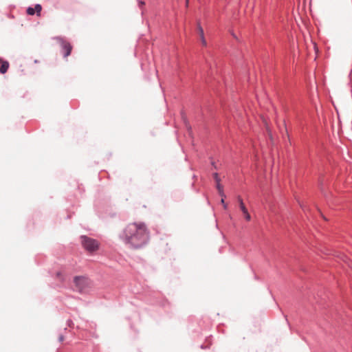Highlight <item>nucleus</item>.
Segmentation results:
<instances>
[{
	"mask_svg": "<svg viewBox=\"0 0 352 352\" xmlns=\"http://www.w3.org/2000/svg\"><path fill=\"white\" fill-rule=\"evenodd\" d=\"M119 237L129 248L139 249L148 242L149 231L144 223H132L124 228Z\"/></svg>",
	"mask_w": 352,
	"mask_h": 352,
	"instance_id": "f257e3e1",
	"label": "nucleus"
},
{
	"mask_svg": "<svg viewBox=\"0 0 352 352\" xmlns=\"http://www.w3.org/2000/svg\"><path fill=\"white\" fill-rule=\"evenodd\" d=\"M80 239L82 245L86 250L94 252L98 248V243L96 240L85 235L81 236Z\"/></svg>",
	"mask_w": 352,
	"mask_h": 352,
	"instance_id": "f03ea898",
	"label": "nucleus"
},
{
	"mask_svg": "<svg viewBox=\"0 0 352 352\" xmlns=\"http://www.w3.org/2000/svg\"><path fill=\"white\" fill-rule=\"evenodd\" d=\"M56 39L59 42L60 45L61 46L62 52H63L64 58H66L69 55H70L72 50V46L71 45V44L69 42L65 41L60 36L56 37Z\"/></svg>",
	"mask_w": 352,
	"mask_h": 352,
	"instance_id": "7ed1b4c3",
	"label": "nucleus"
},
{
	"mask_svg": "<svg viewBox=\"0 0 352 352\" xmlns=\"http://www.w3.org/2000/svg\"><path fill=\"white\" fill-rule=\"evenodd\" d=\"M74 283L76 289L81 292L89 285V280L85 276H75Z\"/></svg>",
	"mask_w": 352,
	"mask_h": 352,
	"instance_id": "20e7f679",
	"label": "nucleus"
},
{
	"mask_svg": "<svg viewBox=\"0 0 352 352\" xmlns=\"http://www.w3.org/2000/svg\"><path fill=\"white\" fill-rule=\"evenodd\" d=\"M237 201L239 204V208H240L241 210L242 211L243 214H244L245 219L247 221H250L251 219L250 214H249L248 209L246 208L241 196L237 197Z\"/></svg>",
	"mask_w": 352,
	"mask_h": 352,
	"instance_id": "39448f33",
	"label": "nucleus"
},
{
	"mask_svg": "<svg viewBox=\"0 0 352 352\" xmlns=\"http://www.w3.org/2000/svg\"><path fill=\"white\" fill-rule=\"evenodd\" d=\"M265 126V129L267 131V133L270 137V139H272V131L270 130V128L269 126V124H268V122H267V118H265V116L264 115H261L260 116Z\"/></svg>",
	"mask_w": 352,
	"mask_h": 352,
	"instance_id": "423d86ee",
	"label": "nucleus"
},
{
	"mask_svg": "<svg viewBox=\"0 0 352 352\" xmlns=\"http://www.w3.org/2000/svg\"><path fill=\"white\" fill-rule=\"evenodd\" d=\"M9 67V63L7 60L0 59V73L5 74Z\"/></svg>",
	"mask_w": 352,
	"mask_h": 352,
	"instance_id": "0eeeda50",
	"label": "nucleus"
},
{
	"mask_svg": "<svg viewBox=\"0 0 352 352\" xmlns=\"http://www.w3.org/2000/svg\"><path fill=\"white\" fill-rule=\"evenodd\" d=\"M199 32H200V36H201V38L202 44L204 45H206V39L204 38V30H203V29H202V28L201 26H199Z\"/></svg>",
	"mask_w": 352,
	"mask_h": 352,
	"instance_id": "6e6552de",
	"label": "nucleus"
},
{
	"mask_svg": "<svg viewBox=\"0 0 352 352\" xmlns=\"http://www.w3.org/2000/svg\"><path fill=\"white\" fill-rule=\"evenodd\" d=\"M34 10H35V12L36 13L37 15H40V13L41 12V10H42V7L40 4L37 3L35 5V7L34 8Z\"/></svg>",
	"mask_w": 352,
	"mask_h": 352,
	"instance_id": "1a4fd4ad",
	"label": "nucleus"
},
{
	"mask_svg": "<svg viewBox=\"0 0 352 352\" xmlns=\"http://www.w3.org/2000/svg\"><path fill=\"white\" fill-rule=\"evenodd\" d=\"M27 13L29 15H34L35 14L36 12L34 8L28 7L27 9Z\"/></svg>",
	"mask_w": 352,
	"mask_h": 352,
	"instance_id": "9d476101",
	"label": "nucleus"
},
{
	"mask_svg": "<svg viewBox=\"0 0 352 352\" xmlns=\"http://www.w3.org/2000/svg\"><path fill=\"white\" fill-rule=\"evenodd\" d=\"M213 178L215 180L216 183H219L221 181L217 173H213Z\"/></svg>",
	"mask_w": 352,
	"mask_h": 352,
	"instance_id": "9b49d317",
	"label": "nucleus"
},
{
	"mask_svg": "<svg viewBox=\"0 0 352 352\" xmlns=\"http://www.w3.org/2000/svg\"><path fill=\"white\" fill-rule=\"evenodd\" d=\"M56 276L61 281H65V278L63 277L61 272H57Z\"/></svg>",
	"mask_w": 352,
	"mask_h": 352,
	"instance_id": "f8f14e48",
	"label": "nucleus"
},
{
	"mask_svg": "<svg viewBox=\"0 0 352 352\" xmlns=\"http://www.w3.org/2000/svg\"><path fill=\"white\" fill-rule=\"evenodd\" d=\"M221 202L223 204L224 209H227L228 205H227V204L225 203L223 198L221 199Z\"/></svg>",
	"mask_w": 352,
	"mask_h": 352,
	"instance_id": "ddd939ff",
	"label": "nucleus"
},
{
	"mask_svg": "<svg viewBox=\"0 0 352 352\" xmlns=\"http://www.w3.org/2000/svg\"><path fill=\"white\" fill-rule=\"evenodd\" d=\"M216 187L218 190H223V186L221 185L220 182L217 183Z\"/></svg>",
	"mask_w": 352,
	"mask_h": 352,
	"instance_id": "4468645a",
	"label": "nucleus"
},
{
	"mask_svg": "<svg viewBox=\"0 0 352 352\" xmlns=\"http://www.w3.org/2000/svg\"><path fill=\"white\" fill-rule=\"evenodd\" d=\"M218 191H219V193L220 196H221L222 198L226 197V195H225V194L223 192V190H218Z\"/></svg>",
	"mask_w": 352,
	"mask_h": 352,
	"instance_id": "2eb2a0df",
	"label": "nucleus"
},
{
	"mask_svg": "<svg viewBox=\"0 0 352 352\" xmlns=\"http://www.w3.org/2000/svg\"><path fill=\"white\" fill-rule=\"evenodd\" d=\"M58 340L60 342H63L64 340V336L63 335H60L58 338Z\"/></svg>",
	"mask_w": 352,
	"mask_h": 352,
	"instance_id": "dca6fc26",
	"label": "nucleus"
},
{
	"mask_svg": "<svg viewBox=\"0 0 352 352\" xmlns=\"http://www.w3.org/2000/svg\"><path fill=\"white\" fill-rule=\"evenodd\" d=\"M67 324L70 327L73 324V322L71 320H67Z\"/></svg>",
	"mask_w": 352,
	"mask_h": 352,
	"instance_id": "f3484780",
	"label": "nucleus"
},
{
	"mask_svg": "<svg viewBox=\"0 0 352 352\" xmlns=\"http://www.w3.org/2000/svg\"><path fill=\"white\" fill-rule=\"evenodd\" d=\"M144 1H139V6H142V5H144Z\"/></svg>",
	"mask_w": 352,
	"mask_h": 352,
	"instance_id": "a211bd4d",
	"label": "nucleus"
},
{
	"mask_svg": "<svg viewBox=\"0 0 352 352\" xmlns=\"http://www.w3.org/2000/svg\"><path fill=\"white\" fill-rule=\"evenodd\" d=\"M212 165L214 166L215 169L217 168L214 162H212Z\"/></svg>",
	"mask_w": 352,
	"mask_h": 352,
	"instance_id": "6ab92c4d",
	"label": "nucleus"
}]
</instances>
